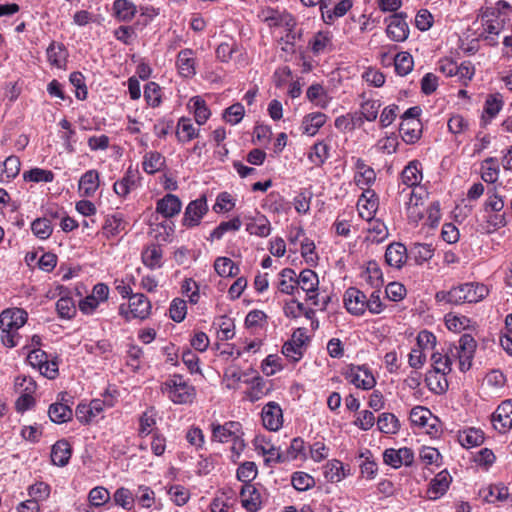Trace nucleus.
<instances>
[{
	"mask_svg": "<svg viewBox=\"0 0 512 512\" xmlns=\"http://www.w3.org/2000/svg\"><path fill=\"white\" fill-rule=\"evenodd\" d=\"M488 293L489 290L484 284L469 282L453 287L449 291H439L435 298L438 302L460 305L477 303L484 299Z\"/></svg>",
	"mask_w": 512,
	"mask_h": 512,
	"instance_id": "obj_1",
	"label": "nucleus"
},
{
	"mask_svg": "<svg viewBox=\"0 0 512 512\" xmlns=\"http://www.w3.org/2000/svg\"><path fill=\"white\" fill-rule=\"evenodd\" d=\"M27 313L21 308L6 309L0 314L1 341L4 346L13 348L21 338L18 330L27 321Z\"/></svg>",
	"mask_w": 512,
	"mask_h": 512,
	"instance_id": "obj_2",
	"label": "nucleus"
},
{
	"mask_svg": "<svg viewBox=\"0 0 512 512\" xmlns=\"http://www.w3.org/2000/svg\"><path fill=\"white\" fill-rule=\"evenodd\" d=\"M161 391L174 404L192 403L196 390L182 375L174 374L161 385Z\"/></svg>",
	"mask_w": 512,
	"mask_h": 512,
	"instance_id": "obj_3",
	"label": "nucleus"
},
{
	"mask_svg": "<svg viewBox=\"0 0 512 512\" xmlns=\"http://www.w3.org/2000/svg\"><path fill=\"white\" fill-rule=\"evenodd\" d=\"M477 348L476 340L470 334H463L457 344H450L448 350L453 359H458L459 369L468 371L472 366V360Z\"/></svg>",
	"mask_w": 512,
	"mask_h": 512,
	"instance_id": "obj_4",
	"label": "nucleus"
},
{
	"mask_svg": "<svg viewBox=\"0 0 512 512\" xmlns=\"http://www.w3.org/2000/svg\"><path fill=\"white\" fill-rule=\"evenodd\" d=\"M319 280L317 274L311 269H304L300 272L297 279H293L290 276V297H294L295 294H299V290H302L306 295L313 299L318 286ZM296 302L294 298L290 299V303Z\"/></svg>",
	"mask_w": 512,
	"mask_h": 512,
	"instance_id": "obj_5",
	"label": "nucleus"
},
{
	"mask_svg": "<svg viewBox=\"0 0 512 512\" xmlns=\"http://www.w3.org/2000/svg\"><path fill=\"white\" fill-rule=\"evenodd\" d=\"M208 212V205L205 197L191 201L185 208L182 218V225L186 228H193L200 224L203 216Z\"/></svg>",
	"mask_w": 512,
	"mask_h": 512,
	"instance_id": "obj_6",
	"label": "nucleus"
},
{
	"mask_svg": "<svg viewBox=\"0 0 512 512\" xmlns=\"http://www.w3.org/2000/svg\"><path fill=\"white\" fill-rule=\"evenodd\" d=\"M151 312V303L148 298L141 293H136L130 296L129 312L124 311V306H120V314L125 315L126 319L132 318L146 319Z\"/></svg>",
	"mask_w": 512,
	"mask_h": 512,
	"instance_id": "obj_7",
	"label": "nucleus"
},
{
	"mask_svg": "<svg viewBox=\"0 0 512 512\" xmlns=\"http://www.w3.org/2000/svg\"><path fill=\"white\" fill-rule=\"evenodd\" d=\"M240 500L243 508L247 511H258L264 501L262 487H257L254 484H243L240 490Z\"/></svg>",
	"mask_w": 512,
	"mask_h": 512,
	"instance_id": "obj_8",
	"label": "nucleus"
},
{
	"mask_svg": "<svg viewBox=\"0 0 512 512\" xmlns=\"http://www.w3.org/2000/svg\"><path fill=\"white\" fill-rule=\"evenodd\" d=\"M407 15L403 12L395 13L391 15L386 21H388L387 25V35L388 37L395 42H403L409 36V27L406 22Z\"/></svg>",
	"mask_w": 512,
	"mask_h": 512,
	"instance_id": "obj_9",
	"label": "nucleus"
},
{
	"mask_svg": "<svg viewBox=\"0 0 512 512\" xmlns=\"http://www.w3.org/2000/svg\"><path fill=\"white\" fill-rule=\"evenodd\" d=\"M242 433V426L239 422L229 421L221 424H212V440L228 443Z\"/></svg>",
	"mask_w": 512,
	"mask_h": 512,
	"instance_id": "obj_10",
	"label": "nucleus"
},
{
	"mask_svg": "<svg viewBox=\"0 0 512 512\" xmlns=\"http://www.w3.org/2000/svg\"><path fill=\"white\" fill-rule=\"evenodd\" d=\"M344 304L349 313L360 316L366 310L367 297L359 289L350 287L344 294Z\"/></svg>",
	"mask_w": 512,
	"mask_h": 512,
	"instance_id": "obj_11",
	"label": "nucleus"
},
{
	"mask_svg": "<svg viewBox=\"0 0 512 512\" xmlns=\"http://www.w3.org/2000/svg\"><path fill=\"white\" fill-rule=\"evenodd\" d=\"M383 460L385 464L393 468H399L402 465L409 466L414 461V453L407 447L398 450L389 448L384 451Z\"/></svg>",
	"mask_w": 512,
	"mask_h": 512,
	"instance_id": "obj_12",
	"label": "nucleus"
},
{
	"mask_svg": "<svg viewBox=\"0 0 512 512\" xmlns=\"http://www.w3.org/2000/svg\"><path fill=\"white\" fill-rule=\"evenodd\" d=\"M493 426L499 432L512 429V399L503 401L492 415Z\"/></svg>",
	"mask_w": 512,
	"mask_h": 512,
	"instance_id": "obj_13",
	"label": "nucleus"
},
{
	"mask_svg": "<svg viewBox=\"0 0 512 512\" xmlns=\"http://www.w3.org/2000/svg\"><path fill=\"white\" fill-rule=\"evenodd\" d=\"M378 198L374 191L364 190L357 202L359 216L367 221L373 220L378 209Z\"/></svg>",
	"mask_w": 512,
	"mask_h": 512,
	"instance_id": "obj_14",
	"label": "nucleus"
},
{
	"mask_svg": "<svg viewBox=\"0 0 512 512\" xmlns=\"http://www.w3.org/2000/svg\"><path fill=\"white\" fill-rule=\"evenodd\" d=\"M481 23L488 34L498 35L504 27L505 19L500 16L499 8H488L481 12Z\"/></svg>",
	"mask_w": 512,
	"mask_h": 512,
	"instance_id": "obj_15",
	"label": "nucleus"
},
{
	"mask_svg": "<svg viewBox=\"0 0 512 512\" xmlns=\"http://www.w3.org/2000/svg\"><path fill=\"white\" fill-rule=\"evenodd\" d=\"M262 422L265 428L277 431L283 424L281 407L275 402H269L262 409Z\"/></svg>",
	"mask_w": 512,
	"mask_h": 512,
	"instance_id": "obj_16",
	"label": "nucleus"
},
{
	"mask_svg": "<svg viewBox=\"0 0 512 512\" xmlns=\"http://www.w3.org/2000/svg\"><path fill=\"white\" fill-rule=\"evenodd\" d=\"M310 342V337L307 334L306 328H297L290 337V359L292 358L294 362H298L305 351Z\"/></svg>",
	"mask_w": 512,
	"mask_h": 512,
	"instance_id": "obj_17",
	"label": "nucleus"
},
{
	"mask_svg": "<svg viewBox=\"0 0 512 512\" xmlns=\"http://www.w3.org/2000/svg\"><path fill=\"white\" fill-rule=\"evenodd\" d=\"M182 208V202L178 196L174 194H166L156 203V212L164 218H172L178 215Z\"/></svg>",
	"mask_w": 512,
	"mask_h": 512,
	"instance_id": "obj_18",
	"label": "nucleus"
},
{
	"mask_svg": "<svg viewBox=\"0 0 512 512\" xmlns=\"http://www.w3.org/2000/svg\"><path fill=\"white\" fill-rule=\"evenodd\" d=\"M407 257V248L399 242L388 245L385 252L386 263L397 269H400L406 263Z\"/></svg>",
	"mask_w": 512,
	"mask_h": 512,
	"instance_id": "obj_19",
	"label": "nucleus"
},
{
	"mask_svg": "<svg viewBox=\"0 0 512 512\" xmlns=\"http://www.w3.org/2000/svg\"><path fill=\"white\" fill-rule=\"evenodd\" d=\"M451 483V476L447 471L439 472L430 482L427 490V496L431 500H436L445 494Z\"/></svg>",
	"mask_w": 512,
	"mask_h": 512,
	"instance_id": "obj_20",
	"label": "nucleus"
},
{
	"mask_svg": "<svg viewBox=\"0 0 512 512\" xmlns=\"http://www.w3.org/2000/svg\"><path fill=\"white\" fill-rule=\"evenodd\" d=\"M48 62L59 69L67 64L68 51L64 44L52 41L46 50Z\"/></svg>",
	"mask_w": 512,
	"mask_h": 512,
	"instance_id": "obj_21",
	"label": "nucleus"
},
{
	"mask_svg": "<svg viewBox=\"0 0 512 512\" xmlns=\"http://www.w3.org/2000/svg\"><path fill=\"white\" fill-rule=\"evenodd\" d=\"M347 378L357 388H362L364 390L372 389L376 384L373 375L368 370L360 367L356 370L352 368L350 372L347 373Z\"/></svg>",
	"mask_w": 512,
	"mask_h": 512,
	"instance_id": "obj_22",
	"label": "nucleus"
},
{
	"mask_svg": "<svg viewBox=\"0 0 512 512\" xmlns=\"http://www.w3.org/2000/svg\"><path fill=\"white\" fill-rule=\"evenodd\" d=\"M177 68L181 76L189 78L195 75V58L191 49H184L178 53Z\"/></svg>",
	"mask_w": 512,
	"mask_h": 512,
	"instance_id": "obj_23",
	"label": "nucleus"
},
{
	"mask_svg": "<svg viewBox=\"0 0 512 512\" xmlns=\"http://www.w3.org/2000/svg\"><path fill=\"white\" fill-rule=\"evenodd\" d=\"M125 225L126 222L121 213L108 215L102 227V234L107 239L113 238L125 229Z\"/></svg>",
	"mask_w": 512,
	"mask_h": 512,
	"instance_id": "obj_24",
	"label": "nucleus"
},
{
	"mask_svg": "<svg viewBox=\"0 0 512 512\" xmlns=\"http://www.w3.org/2000/svg\"><path fill=\"white\" fill-rule=\"evenodd\" d=\"M332 34L328 31H319L309 41V46L314 54L330 52L333 50Z\"/></svg>",
	"mask_w": 512,
	"mask_h": 512,
	"instance_id": "obj_25",
	"label": "nucleus"
},
{
	"mask_svg": "<svg viewBox=\"0 0 512 512\" xmlns=\"http://www.w3.org/2000/svg\"><path fill=\"white\" fill-rule=\"evenodd\" d=\"M418 166L419 163L417 161H412L402 171L401 180L406 186L405 188L413 189L419 187L418 185L422 180V173Z\"/></svg>",
	"mask_w": 512,
	"mask_h": 512,
	"instance_id": "obj_26",
	"label": "nucleus"
},
{
	"mask_svg": "<svg viewBox=\"0 0 512 512\" xmlns=\"http://www.w3.org/2000/svg\"><path fill=\"white\" fill-rule=\"evenodd\" d=\"M326 115L321 112L308 114L304 117L301 124V131L303 134L314 136L318 130L325 124Z\"/></svg>",
	"mask_w": 512,
	"mask_h": 512,
	"instance_id": "obj_27",
	"label": "nucleus"
},
{
	"mask_svg": "<svg viewBox=\"0 0 512 512\" xmlns=\"http://www.w3.org/2000/svg\"><path fill=\"white\" fill-rule=\"evenodd\" d=\"M452 356L449 350H445L444 353L435 352L431 356L433 374H442L446 376L451 372Z\"/></svg>",
	"mask_w": 512,
	"mask_h": 512,
	"instance_id": "obj_28",
	"label": "nucleus"
},
{
	"mask_svg": "<svg viewBox=\"0 0 512 512\" xmlns=\"http://www.w3.org/2000/svg\"><path fill=\"white\" fill-rule=\"evenodd\" d=\"M142 262L149 269L162 267L163 251L159 245L152 244L146 247L142 252Z\"/></svg>",
	"mask_w": 512,
	"mask_h": 512,
	"instance_id": "obj_29",
	"label": "nucleus"
},
{
	"mask_svg": "<svg viewBox=\"0 0 512 512\" xmlns=\"http://www.w3.org/2000/svg\"><path fill=\"white\" fill-rule=\"evenodd\" d=\"M113 10L116 18L123 22H130L138 12L136 5L129 0H115Z\"/></svg>",
	"mask_w": 512,
	"mask_h": 512,
	"instance_id": "obj_30",
	"label": "nucleus"
},
{
	"mask_svg": "<svg viewBox=\"0 0 512 512\" xmlns=\"http://www.w3.org/2000/svg\"><path fill=\"white\" fill-rule=\"evenodd\" d=\"M71 457V448L66 440L57 441L51 450V460L53 464L63 467Z\"/></svg>",
	"mask_w": 512,
	"mask_h": 512,
	"instance_id": "obj_31",
	"label": "nucleus"
},
{
	"mask_svg": "<svg viewBox=\"0 0 512 512\" xmlns=\"http://www.w3.org/2000/svg\"><path fill=\"white\" fill-rule=\"evenodd\" d=\"M399 132L406 143H415L421 135V123L419 120L401 121Z\"/></svg>",
	"mask_w": 512,
	"mask_h": 512,
	"instance_id": "obj_32",
	"label": "nucleus"
},
{
	"mask_svg": "<svg viewBox=\"0 0 512 512\" xmlns=\"http://www.w3.org/2000/svg\"><path fill=\"white\" fill-rule=\"evenodd\" d=\"M99 186V173L96 170H88L79 180V191L84 196H92Z\"/></svg>",
	"mask_w": 512,
	"mask_h": 512,
	"instance_id": "obj_33",
	"label": "nucleus"
},
{
	"mask_svg": "<svg viewBox=\"0 0 512 512\" xmlns=\"http://www.w3.org/2000/svg\"><path fill=\"white\" fill-rule=\"evenodd\" d=\"M199 136V129L194 127L191 120L185 117L177 123L176 137L179 142L186 143Z\"/></svg>",
	"mask_w": 512,
	"mask_h": 512,
	"instance_id": "obj_34",
	"label": "nucleus"
},
{
	"mask_svg": "<svg viewBox=\"0 0 512 512\" xmlns=\"http://www.w3.org/2000/svg\"><path fill=\"white\" fill-rule=\"evenodd\" d=\"M20 159L17 156L11 155L0 162V181L6 182L15 178L20 172Z\"/></svg>",
	"mask_w": 512,
	"mask_h": 512,
	"instance_id": "obj_35",
	"label": "nucleus"
},
{
	"mask_svg": "<svg viewBox=\"0 0 512 512\" xmlns=\"http://www.w3.org/2000/svg\"><path fill=\"white\" fill-rule=\"evenodd\" d=\"M48 415L52 422L61 424L71 420L73 413L67 404L56 402L50 405Z\"/></svg>",
	"mask_w": 512,
	"mask_h": 512,
	"instance_id": "obj_36",
	"label": "nucleus"
},
{
	"mask_svg": "<svg viewBox=\"0 0 512 512\" xmlns=\"http://www.w3.org/2000/svg\"><path fill=\"white\" fill-rule=\"evenodd\" d=\"M189 108L193 111L195 121L198 125L205 124L211 115L205 101L199 96L190 99Z\"/></svg>",
	"mask_w": 512,
	"mask_h": 512,
	"instance_id": "obj_37",
	"label": "nucleus"
},
{
	"mask_svg": "<svg viewBox=\"0 0 512 512\" xmlns=\"http://www.w3.org/2000/svg\"><path fill=\"white\" fill-rule=\"evenodd\" d=\"M165 164V158L156 151L147 152L143 157V170L148 174H154L161 170Z\"/></svg>",
	"mask_w": 512,
	"mask_h": 512,
	"instance_id": "obj_38",
	"label": "nucleus"
},
{
	"mask_svg": "<svg viewBox=\"0 0 512 512\" xmlns=\"http://www.w3.org/2000/svg\"><path fill=\"white\" fill-rule=\"evenodd\" d=\"M410 255L419 265L430 260L434 255V248L431 244L413 243L410 247Z\"/></svg>",
	"mask_w": 512,
	"mask_h": 512,
	"instance_id": "obj_39",
	"label": "nucleus"
},
{
	"mask_svg": "<svg viewBox=\"0 0 512 512\" xmlns=\"http://www.w3.org/2000/svg\"><path fill=\"white\" fill-rule=\"evenodd\" d=\"M325 478L332 482H339L346 477L345 467L339 460H331L324 467Z\"/></svg>",
	"mask_w": 512,
	"mask_h": 512,
	"instance_id": "obj_40",
	"label": "nucleus"
},
{
	"mask_svg": "<svg viewBox=\"0 0 512 512\" xmlns=\"http://www.w3.org/2000/svg\"><path fill=\"white\" fill-rule=\"evenodd\" d=\"M270 390V385L261 377H255L251 383V387L246 392V397L251 402L260 400Z\"/></svg>",
	"mask_w": 512,
	"mask_h": 512,
	"instance_id": "obj_41",
	"label": "nucleus"
},
{
	"mask_svg": "<svg viewBox=\"0 0 512 512\" xmlns=\"http://www.w3.org/2000/svg\"><path fill=\"white\" fill-rule=\"evenodd\" d=\"M214 269L221 277H234L239 272V267L227 257H218L214 262Z\"/></svg>",
	"mask_w": 512,
	"mask_h": 512,
	"instance_id": "obj_42",
	"label": "nucleus"
},
{
	"mask_svg": "<svg viewBox=\"0 0 512 512\" xmlns=\"http://www.w3.org/2000/svg\"><path fill=\"white\" fill-rule=\"evenodd\" d=\"M378 429L385 434H396L399 431L400 423L392 413H382L377 421Z\"/></svg>",
	"mask_w": 512,
	"mask_h": 512,
	"instance_id": "obj_43",
	"label": "nucleus"
},
{
	"mask_svg": "<svg viewBox=\"0 0 512 512\" xmlns=\"http://www.w3.org/2000/svg\"><path fill=\"white\" fill-rule=\"evenodd\" d=\"M365 279L373 288H381L383 286L382 271L376 261H369L367 263Z\"/></svg>",
	"mask_w": 512,
	"mask_h": 512,
	"instance_id": "obj_44",
	"label": "nucleus"
},
{
	"mask_svg": "<svg viewBox=\"0 0 512 512\" xmlns=\"http://www.w3.org/2000/svg\"><path fill=\"white\" fill-rule=\"evenodd\" d=\"M400 197L403 198L405 201V206L411 207L414 205H418L419 202H423L426 197V192L422 187L408 189L403 188L400 193Z\"/></svg>",
	"mask_w": 512,
	"mask_h": 512,
	"instance_id": "obj_45",
	"label": "nucleus"
},
{
	"mask_svg": "<svg viewBox=\"0 0 512 512\" xmlns=\"http://www.w3.org/2000/svg\"><path fill=\"white\" fill-rule=\"evenodd\" d=\"M133 187H135V174L129 169L123 178L114 183L113 190L118 196L125 197Z\"/></svg>",
	"mask_w": 512,
	"mask_h": 512,
	"instance_id": "obj_46",
	"label": "nucleus"
},
{
	"mask_svg": "<svg viewBox=\"0 0 512 512\" xmlns=\"http://www.w3.org/2000/svg\"><path fill=\"white\" fill-rule=\"evenodd\" d=\"M330 147L324 142H317L313 145L309 159L315 166H321L329 158Z\"/></svg>",
	"mask_w": 512,
	"mask_h": 512,
	"instance_id": "obj_47",
	"label": "nucleus"
},
{
	"mask_svg": "<svg viewBox=\"0 0 512 512\" xmlns=\"http://www.w3.org/2000/svg\"><path fill=\"white\" fill-rule=\"evenodd\" d=\"M290 484L299 492L307 491L314 487V478L305 472H295L290 478Z\"/></svg>",
	"mask_w": 512,
	"mask_h": 512,
	"instance_id": "obj_48",
	"label": "nucleus"
},
{
	"mask_svg": "<svg viewBox=\"0 0 512 512\" xmlns=\"http://www.w3.org/2000/svg\"><path fill=\"white\" fill-rule=\"evenodd\" d=\"M258 473L257 466L254 462H244L241 464L237 471L236 477L243 484H251V482L256 478Z\"/></svg>",
	"mask_w": 512,
	"mask_h": 512,
	"instance_id": "obj_49",
	"label": "nucleus"
},
{
	"mask_svg": "<svg viewBox=\"0 0 512 512\" xmlns=\"http://www.w3.org/2000/svg\"><path fill=\"white\" fill-rule=\"evenodd\" d=\"M459 441L462 446L467 448L479 446L484 441V435L481 430L470 428L460 435Z\"/></svg>",
	"mask_w": 512,
	"mask_h": 512,
	"instance_id": "obj_50",
	"label": "nucleus"
},
{
	"mask_svg": "<svg viewBox=\"0 0 512 512\" xmlns=\"http://www.w3.org/2000/svg\"><path fill=\"white\" fill-rule=\"evenodd\" d=\"M413 58L408 52H400L395 56L394 65L398 75L405 76L413 69Z\"/></svg>",
	"mask_w": 512,
	"mask_h": 512,
	"instance_id": "obj_51",
	"label": "nucleus"
},
{
	"mask_svg": "<svg viewBox=\"0 0 512 512\" xmlns=\"http://www.w3.org/2000/svg\"><path fill=\"white\" fill-rule=\"evenodd\" d=\"M31 230L36 237L42 240L49 238L53 232L50 220L46 217L35 219L31 224Z\"/></svg>",
	"mask_w": 512,
	"mask_h": 512,
	"instance_id": "obj_52",
	"label": "nucleus"
},
{
	"mask_svg": "<svg viewBox=\"0 0 512 512\" xmlns=\"http://www.w3.org/2000/svg\"><path fill=\"white\" fill-rule=\"evenodd\" d=\"M23 178L26 181H31L35 183L45 182L50 183L54 180V174L50 170L41 169V168H33L29 171L24 172Z\"/></svg>",
	"mask_w": 512,
	"mask_h": 512,
	"instance_id": "obj_53",
	"label": "nucleus"
},
{
	"mask_svg": "<svg viewBox=\"0 0 512 512\" xmlns=\"http://www.w3.org/2000/svg\"><path fill=\"white\" fill-rule=\"evenodd\" d=\"M113 499L117 505L125 510H131L135 502V496L125 487L118 488L113 495Z\"/></svg>",
	"mask_w": 512,
	"mask_h": 512,
	"instance_id": "obj_54",
	"label": "nucleus"
},
{
	"mask_svg": "<svg viewBox=\"0 0 512 512\" xmlns=\"http://www.w3.org/2000/svg\"><path fill=\"white\" fill-rule=\"evenodd\" d=\"M432 419V414L429 409L416 406L412 408L410 412V420L412 424L417 425L419 427H426L429 425V421Z\"/></svg>",
	"mask_w": 512,
	"mask_h": 512,
	"instance_id": "obj_55",
	"label": "nucleus"
},
{
	"mask_svg": "<svg viewBox=\"0 0 512 512\" xmlns=\"http://www.w3.org/2000/svg\"><path fill=\"white\" fill-rule=\"evenodd\" d=\"M246 229L251 235L266 237L270 233V224L264 216H261L248 223Z\"/></svg>",
	"mask_w": 512,
	"mask_h": 512,
	"instance_id": "obj_56",
	"label": "nucleus"
},
{
	"mask_svg": "<svg viewBox=\"0 0 512 512\" xmlns=\"http://www.w3.org/2000/svg\"><path fill=\"white\" fill-rule=\"evenodd\" d=\"M284 367L282 359L275 354L268 355L262 362V371L267 376H272Z\"/></svg>",
	"mask_w": 512,
	"mask_h": 512,
	"instance_id": "obj_57",
	"label": "nucleus"
},
{
	"mask_svg": "<svg viewBox=\"0 0 512 512\" xmlns=\"http://www.w3.org/2000/svg\"><path fill=\"white\" fill-rule=\"evenodd\" d=\"M245 109L241 103H235L224 110L223 118L226 122L236 125L244 117Z\"/></svg>",
	"mask_w": 512,
	"mask_h": 512,
	"instance_id": "obj_58",
	"label": "nucleus"
},
{
	"mask_svg": "<svg viewBox=\"0 0 512 512\" xmlns=\"http://www.w3.org/2000/svg\"><path fill=\"white\" fill-rule=\"evenodd\" d=\"M88 499L92 506L100 507L110 500V493L106 488L97 486L90 490Z\"/></svg>",
	"mask_w": 512,
	"mask_h": 512,
	"instance_id": "obj_59",
	"label": "nucleus"
},
{
	"mask_svg": "<svg viewBox=\"0 0 512 512\" xmlns=\"http://www.w3.org/2000/svg\"><path fill=\"white\" fill-rule=\"evenodd\" d=\"M300 253L308 265H310V266L316 265L317 260H318V255L315 252V244L312 240L305 238L301 242Z\"/></svg>",
	"mask_w": 512,
	"mask_h": 512,
	"instance_id": "obj_60",
	"label": "nucleus"
},
{
	"mask_svg": "<svg viewBox=\"0 0 512 512\" xmlns=\"http://www.w3.org/2000/svg\"><path fill=\"white\" fill-rule=\"evenodd\" d=\"M187 314L186 302L183 299H174L169 308L170 318L175 322H181L185 319Z\"/></svg>",
	"mask_w": 512,
	"mask_h": 512,
	"instance_id": "obj_61",
	"label": "nucleus"
},
{
	"mask_svg": "<svg viewBox=\"0 0 512 512\" xmlns=\"http://www.w3.org/2000/svg\"><path fill=\"white\" fill-rule=\"evenodd\" d=\"M56 310L59 316L65 319L72 318L76 312L75 304L70 297H61L56 302Z\"/></svg>",
	"mask_w": 512,
	"mask_h": 512,
	"instance_id": "obj_62",
	"label": "nucleus"
},
{
	"mask_svg": "<svg viewBox=\"0 0 512 512\" xmlns=\"http://www.w3.org/2000/svg\"><path fill=\"white\" fill-rule=\"evenodd\" d=\"M144 97L148 105L157 107L161 103L160 87L155 82H149L144 88Z\"/></svg>",
	"mask_w": 512,
	"mask_h": 512,
	"instance_id": "obj_63",
	"label": "nucleus"
},
{
	"mask_svg": "<svg viewBox=\"0 0 512 512\" xmlns=\"http://www.w3.org/2000/svg\"><path fill=\"white\" fill-rule=\"evenodd\" d=\"M168 494L170 495L171 499L174 501V503L178 506H182L186 504V502L189 500L190 493L188 489H186L182 485H172L170 486L168 490Z\"/></svg>",
	"mask_w": 512,
	"mask_h": 512,
	"instance_id": "obj_64",
	"label": "nucleus"
}]
</instances>
